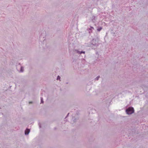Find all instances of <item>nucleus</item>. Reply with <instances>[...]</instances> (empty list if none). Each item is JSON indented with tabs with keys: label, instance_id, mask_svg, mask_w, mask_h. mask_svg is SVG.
<instances>
[{
	"label": "nucleus",
	"instance_id": "obj_1",
	"mask_svg": "<svg viewBox=\"0 0 148 148\" xmlns=\"http://www.w3.org/2000/svg\"><path fill=\"white\" fill-rule=\"evenodd\" d=\"M99 45L98 42V40L97 38H93L89 44V46L92 47L93 46L95 47H97Z\"/></svg>",
	"mask_w": 148,
	"mask_h": 148
},
{
	"label": "nucleus",
	"instance_id": "obj_2",
	"mask_svg": "<svg viewBox=\"0 0 148 148\" xmlns=\"http://www.w3.org/2000/svg\"><path fill=\"white\" fill-rule=\"evenodd\" d=\"M126 112L127 114H131L134 113V110L133 107H129L126 109Z\"/></svg>",
	"mask_w": 148,
	"mask_h": 148
},
{
	"label": "nucleus",
	"instance_id": "obj_3",
	"mask_svg": "<svg viewBox=\"0 0 148 148\" xmlns=\"http://www.w3.org/2000/svg\"><path fill=\"white\" fill-rule=\"evenodd\" d=\"M94 28L92 26H90V28L88 29V30L89 33H91L92 32V30H94Z\"/></svg>",
	"mask_w": 148,
	"mask_h": 148
},
{
	"label": "nucleus",
	"instance_id": "obj_4",
	"mask_svg": "<svg viewBox=\"0 0 148 148\" xmlns=\"http://www.w3.org/2000/svg\"><path fill=\"white\" fill-rule=\"evenodd\" d=\"M30 130L29 129H26L25 131V135H28L29 132Z\"/></svg>",
	"mask_w": 148,
	"mask_h": 148
},
{
	"label": "nucleus",
	"instance_id": "obj_5",
	"mask_svg": "<svg viewBox=\"0 0 148 148\" xmlns=\"http://www.w3.org/2000/svg\"><path fill=\"white\" fill-rule=\"evenodd\" d=\"M77 53L78 54H82V53H83L84 54L85 53V52L84 51H78V50H77Z\"/></svg>",
	"mask_w": 148,
	"mask_h": 148
},
{
	"label": "nucleus",
	"instance_id": "obj_6",
	"mask_svg": "<svg viewBox=\"0 0 148 148\" xmlns=\"http://www.w3.org/2000/svg\"><path fill=\"white\" fill-rule=\"evenodd\" d=\"M102 29V27H98L97 30L98 32H100Z\"/></svg>",
	"mask_w": 148,
	"mask_h": 148
},
{
	"label": "nucleus",
	"instance_id": "obj_7",
	"mask_svg": "<svg viewBox=\"0 0 148 148\" xmlns=\"http://www.w3.org/2000/svg\"><path fill=\"white\" fill-rule=\"evenodd\" d=\"M23 71V67L21 66V69L20 70V72H22Z\"/></svg>",
	"mask_w": 148,
	"mask_h": 148
},
{
	"label": "nucleus",
	"instance_id": "obj_8",
	"mask_svg": "<svg viewBox=\"0 0 148 148\" xmlns=\"http://www.w3.org/2000/svg\"><path fill=\"white\" fill-rule=\"evenodd\" d=\"M99 77H100L99 76H98L97 77H96L95 78V80H98L99 79Z\"/></svg>",
	"mask_w": 148,
	"mask_h": 148
},
{
	"label": "nucleus",
	"instance_id": "obj_9",
	"mask_svg": "<svg viewBox=\"0 0 148 148\" xmlns=\"http://www.w3.org/2000/svg\"><path fill=\"white\" fill-rule=\"evenodd\" d=\"M44 102L43 101V98L42 97H41V103H43Z\"/></svg>",
	"mask_w": 148,
	"mask_h": 148
},
{
	"label": "nucleus",
	"instance_id": "obj_10",
	"mask_svg": "<svg viewBox=\"0 0 148 148\" xmlns=\"http://www.w3.org/2000/svg\"><path fill=\"white\" fill-rule=\"evenodd\" d=\"M60 77L59 76H58L57 77V79L58 80L60 79Z\"/></svg>",
	"mask_w": 148,
	"mask_h": 148
},
{
	"label": "nucleus",
	"instance_id": "obj_11",
	"mask_svg": "<svg viewBox=\"0 0 148 148\" xmlns=\"http://www.w3.org/2000/svg\"><path fill=\"white\" fill-rule=\"evenodd\" d=\"M42 34H41V35H40V38H42Z\"/></svg>",
	"mask_w": 148,
	"mask_h": 148
},
{
	"label": "nucleus",
	"instance_id": "obj_12",
	"mask_svg": "<svg viewBox=\"0 0 148 148\" xmlns=\"http://www.w3.org/2000/svg\"><path fill=\"white\" fill-rule=\"evenodd\" d=\"M69 113H68V114L65 117V118H66L67 117V116H68L69 115Z\"/></svg>",
	"mask_w": 148,
	"mask_h": 148
},
{
	"label": "nucleus",
	"instance_id": "obj_13",
	"mask_svg": "<svg viewBox=\"0 0 148 148\" xmlns=\"http://www.w3.org/2000/svg\"><path fill=\"white\" fill-rule=\"evenodd\" d=\"M32 103V102H29V103Z\"/></svg>",
	"mask_w": 148,
	"mask_h": 148
}]
</instances>
